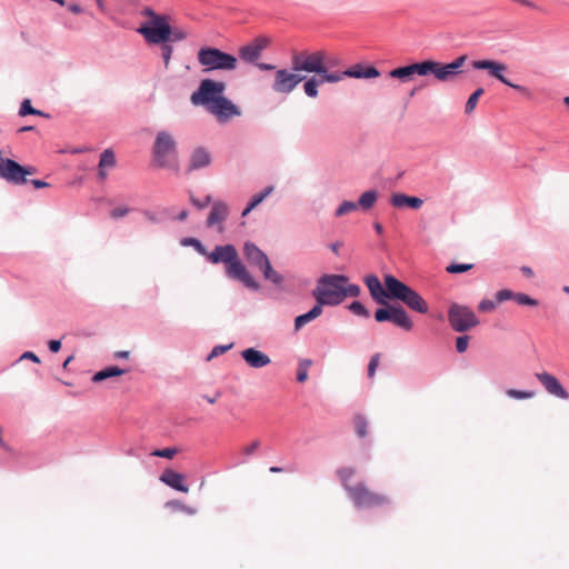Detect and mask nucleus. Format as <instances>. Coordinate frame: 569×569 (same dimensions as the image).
<instances>
[{"label": "nucleus", "instance_id": "1a4fd4ad", "mask_svg": "<svg viewBox=\"0 0 569 569\" xmlns=\"http://www.w3.org/2000/svg\"><path fill=\"white\" fill-rule=\"evenodd\" d=\"M198 62L204 71L237 69L238 60L234 56L213 47H202L197 53Z\"/></svg>", "mask_w": 569, "mask_h": 569}, {"label": "nucleus", "instance_id": "58836bf2", "mask_svg": "<svg viewBox=\"0 0 569 569\" xmlns=\"http://www.w3.org/2000/svg\"><path fill=\"white\" fill-rule=\"evenodd\" d=\"M177 452H178L177 448H163V449L154 450L151 455L154 457L172 459Z\"/></svg>", "mask_w": 569, "mask_h": 569}, {"label": "nucleus", "instance_id": "052dcab7", "mask_svg": "<svg viewBox=\"0 0 569 569\" xmlns=\"http://www.w3.org/2000/svg\"><path fill=\"white\" fill-rule=\"evenodd\" d=\"M129 356H130L129 351H117V352H114V358L128 359Z\"/></svg>", "mask_w": 569, "mask_h": 569}, {"label": "nucleus", "instance_id": "5fc2aeb1", "mask_svg": "<svg viewBox=\"0 0 569 569\" xmlns=\"http://www.w3.org/2000/svg\"><path fill=\"white\" fill-rule=\"evenodd\" d=\"M33 173H36V168L34 167H31V166L22 167L21 176L23 178H27V176H31Z\"/></svg>", "mask_w": 569, "mask_h": 569}, {"label": "nucleus", "instance_id": "49530a36", "mask_svg": "<svg viewBox=\"0 0 569 569\" xmlns=\"http://www.w3.org/2000/svg\"><path fill=\"white\" fill-rule=\"evenodd\" d=\"M130 211L129 208L127 207H118V208H114L111 212H110V216L114 219H118V218H121V217H124L126 214H128Z\"/></svg>", "mask_w": 569, "mask_h": 569}, {"label": "nucleus", "instance_id": "7ed1b4c3", "mask_svg": "<svg viewBox=\"0 0 569 569\" xmlns=\"http://www.w3.org/2000/svg\"><path fill=\"white\" fill-rule=\"evenodd\" d=\"M226 83L212 79H203L198 90L192 92L190 101L193 106H203L219 122H227L240 116V109L223 96Z\"/></svg>", "mask_w": 569, "mask_h": 569}, {"label": "nucleus", "instance_id": "ddd939ff", "mask_svg": "<svg viewBox=\"0 0 569 569\" xmlns=\"http://www.w3.org/2000/svg\"><path fill=\"white\" fill-rule=\"evenodd\" d=\"M471 66L476 70H487L491 77L498 79L502 83L518 90L521 93L528 92L527 88L519 84H513L507 80L505 72L508 70V67L502 62L495 60H475L472 61Z\"/></svg>", "mask_w": 569, "mask_h": 569}, {"label": "nucleus", "instance_id": "20e7f679", "mask_svg": "<svg viewBox=\"0 0 569 569\" xmlns=\"http://www.w3.org/2000/svg\"><path fill=\"white\" fill-rule=\"evenodd\" d=\"M467 56L465 54L447 64L433 60H425L422 62L396 68L389 72V76L400 80L401 82H409L416 74L427 76L432 73L437 80L445 82L451 80L460 72V68L465 64Z\"/></svg>", "mask_w": 569, "mask_h": 569}, {"label": "nucleus", "instance_id": "5701e85b", "mask_svg": "<svg viewBox=\"0 0 569 569\" xmlns=\"http://www.w3.org/2000/svg\"><path fill=\"white\" fill-rule=\"evenodd\" d=\"M390 203L395 208L409 207L417 210L421 208L423 200L421 198L407 196L405 193H393L390 198Z\"/></svg>", "mask_w": 569, "mask_h": 569}, {"label": "nucleus", "instance_id": "4be33fe9", "mask_svg": "<svg viewBox=\"0 0 569 569\" xmlns=\"http://www.w3.org/2000/svg\"><path fill=\"white\" fill-rule=\"evenodd\" d=\"M160 480L166 483L167 486L181 491V492H188L189 488L183 483L184 477L171 469L164 470L162 475L160 476Z\"/></svg>", "mask_w": 569, "mask_h": 569}, {"label": "nucleus", "instance_id": "473e14b6", "mask_svg": "<svg viewBox=\"0 0 569 569\" xmlns=\"http://www.w3.org/2000/svg\"><path fill=\"white\" fill-rule=\"evenodd\" d=\"M19 114L24 117L27 114H37V116H42V112L40 110H37L34 109L32 106H31V102L29 99H26L22 101L21 103V107H20V110H19Z\"/></svg>", "mask_w": 569, "mask_h": 569}, {"label": "nucleus", "instance_id": "e2e57ef3", "mask_svg": "<svg viewBox=\"0 0 569 569\" xmlns=\"http://www.w3.org/2000/svg\"><path fill=\"white\" fill-rule=\"evenodd\" d=\"M339 248H340V243H332L331 244V250L335 252V253H338L339 252Z\"/></svg>", "mask_w": 569, "mask_h": 569}, {"label": "nucleus", "instance_id": "0eeeda50", "mask_svg": "<svg viewBox=\"0 0 569 569\" xmlns=\"http://www.w3.org/2000/svg\"><path fill=\"white\" fill-rule=\"evenodd\" d=\"M207 259L211 263H224L226 274L241 281L247 288L258 290L259 283L248 272L246 266L239 259L238 251L233 244L216 246L211 252H208Z\"/></svg>", "mask_w": 569, "mask_h": 569}, {"label": "nucleus", "instance_id": "09e8293b", "mask_svg": "<svg viewBox=\"0 0 569 569\" xmlns=\"http://www.w3.org/2000/svg\"><path fill=\"white\" fill-rule=\"evenodd\" d=\"M260 447V441L259 440H254L252 441L250 445H248L247 447H244L242 449V452L246 455V456H251L258 448Z\"/></svg>", "mask_w": 569, "mask_h": 569}, {"label": "nucleus", "instance_id": "6e6552de", "mask_svg": "<svg viewBox=\"0 0 569 569\" xmlns=\"http://www.w3.org/2000/svg\"><path fill=\"white\" fill-rule=\"evenodd\" d=\"M141 16L148 18V20L137 31L148 43L160 44L170 42L172 33L170 16L159 14L151 8H144L141 11Z\"/></svg>", "mask_w": 569, "mask_h": 569}, {"label": "nucleus", "instance_id": "dca6fc26", "mask_svg": "<svg viewBox=\"0 0 569 569\" xmlns=\"http://www.w3.org/2000/svg\"><path fill=\"white\" fill-rule=\"evenodd\" d=\"M338 76H340V81L345 77L357 78V79H371L378 78L380 76L379 70L372 66H363L361 63H357L351 68L345 71H335Z\"/></svg>", "mask_w": 569, "mask_h": 569}, {"label": "nucleus", "instance_id": "13d9d810", "mask_svg": "<svg viewBox=\"0 0 569 569\" xmlns=\"http://www.w3.org/2000/svg\"><path fill=\"white\" fill-rule=\"evenodd\" d=\"M521 272H522L527 278H532V277L535 276L533 270H532L530 267H527V266L521 267Z\"/></svg>", "mask_w": 569, "mask_h": 569}, {"label": "nucleus", "instance_id": "f257e3e1", "mask_svg": "<svg viewBox=\"0 0 569 569\" xmlns=\"http://www.w3.org/2000/svg\"><path fill=\"white\" fill-rule=\"evenodd\" d=\"M293 71H302L313 73L303 80V91L309 98H317L318 87L328 82L337 83L340 81V76L335 71H329L327 66V54L323 50L316 51H296L291 56Z\"/></svg>", "mask_w": 569, "mask_h": 569}, {"label": "nucleus", "instance_id": "2f4dec72", "mask_svg": "<svg viewBox=\"0 0 569 569\" xmlns=\"http://www.w3.org/2000/svg\"><path fill=\"white\" fill-rule=\"evenodd\" d=\"M312 365V361L309 359H303L299 362V368L297 372V380L299 382H305L308 379V369Z\"/></svg>", "mask_w": 569, "mask_h": 569}, {"label": "nucleus", "instance_id": "4d7b16f0", "mask_svg": "<svg viewBox=\"0 0 569 569\" xmlns=\"http://www.w3.org/2000/svg\"><path fill=\"white\" fill-rule=\"evenodd\" d=\"M36 189L48 187L49 184L42 180L33 179L30 181Z\"/></svg>", "mask_w": 569, "mask_h": 569}, {"label": "nucleus", "instance_id": "de8ad7c7", "mask_svg": "<svg viewBox=\"0 0 569 569\" xmlns=\"http://www.w3.org/2000/svg\"><path fill=\"white\" fill-rule=\"evenodd\" d=\"M188 243L192 244L200 254L207 257L208 252L199 240L190 238L188 240Z\"/></svg>", "mask_w": 569, "mask_h": 569}, {"label": "nucleus", "instance_id": "a19ab883", "mask_svg": "<svg viewBox=\"0 0 569 569\" xmlns=\"http://www.w3.org/2000/svg\"><path fill=\"white\" fill-rule=\"evenodd\" d=\"M496 309V302L489 299H483L478 305V310L481 312H491Z\"/></svg>", "mask_w": 569, "mask_h": 569}, {"label": "nucleus", "instance_id": "c756f323", "mask_svg": "<svg viewBox=\"0 0 569 569\" xmlns=\"http://www.w3.org/2000/svg\"><path fill=\"white\" fill-rule=\"evenodd\" d=\"M353 426H355V430H356V433L363 438L367 436L368 433V421L367 419L362 416V415H357L355 418H353Z\"/></svg>", "mask_w": 569, "mask_h": 569}, {"label": "nucleus", "instance_id": "4c0bfd02", "mask_svg": "<svg viewBox=\"0 0 569 569\" xmlns=\"http://www.w3.org/2000/svg\"><path fill=\"white\" fill-rule=\"evenodd\" d=\"M513 300L523 306L536 307L538 305L537 300L532 299L526 293H515Z\"/></svg>", "mask_w": 569, "mask_h": 569}, {"label": "nucleus", "instance_id": "f8f14e48", "mask_svg": "<svg viewBox=\"0 0 569 569\" xmlns=\"http://www.w3.org/2000/svg\"><path fill=\"white\" fill-rule=\"evenodd\" d=\"M375 319L378 322L390 321L407 331L413 327L410 317L402 307L388 306L387 308L378 309L375 312Z\"/></svg>", "mask_w": 569, "mask_h": 569}, {"label": "nucleus", "instance_id": "c03bdc74", "mask_svg": "<svg viewBox=\"0 0 569 569\" xmlns=\"http://www.w3.org/2000/svg\"><path fill=\"white\" fill-rule=\"evenodd\" d=\"M162 48H161V51H162V59H163V63H164V67L168 68L169 64H170V60H171V56H172V52H173V49L171 46L167 44V43H162Z\"/></svg>", "mask_w": 569, "mask_h": 569}, {"label": "nucleus", "instance_id": "aec40b11", "mask_svg": "<svg viewBox=\"0 0 569 569\" xmlns=\"http://www.w3.org/2000/svg\"><path fill=\"white\" fill-rule=\"evenodd\" d=\"M243 254L250 264L259 269L269 260L267 254L252 242L244 243Z\"/></svg>", "mask_w": 569, "mask_h": 569}, {"label": "nucleus", "instance_id": "2eb2a0df", "mask_svg": "<svg viewBox=\"0 0 569 569\" xmlns=\"http://www.w3.org/2000/svg\"><path fill=\"white\" fill-rule=\"evenodd\" d=\"M270 40L266 37H257L251 42L242 46L239 49V57L241 60L249 63H257L260 59L262 51L269 46Z\"/></svg>", "mask_w": 569, "mask_h": 569}, {"label": "nucleus", "instance_id": "c85d7f7f", "mask_svg": "<svg viewBox=\"0 0 569 569\" xmlns=\"http://www.w3.org/2000/svg\"><path fill=\"white\" fill-rule=\"evenodd\" d=\"M260 270L262 271V273L267 280H270L276 284H279L282 282V277L277 271H274L272 269L269 260L266 263H263V266L260 268Z\"/></svg>", "mask_w": 569, "mask_h": 569}, {"label": "nucleus", "instance_id": "8fccbe9b", "mask_svg": "<svg viewBox=\"0 0 569 569\" xmlns=\"http://www.w3.org/2000/svg\"><path fill=\"white\" fill-rule=\"evenodd\" d=\"M231 348V346H217L212 349L210 356H209V359L213 358V357H217L219 355H222L227 350H229Z\"/></svg>", "mask_w": 569, "mask_h": 569}, {"label": "nucleus", "instance_id": "bb28decb", "mask_svg": "<svg viewBox=\"0 0 569 569\" xmlns=\"http://www.w3.org/2000/svg\"><path fill=\"white\" fill-rule=\"evenodd\" d=\"M377 198L378 192L376 190H368L360 196L357 204L363 210H369L375 206Z\"/></svg>", "mask_w": 569, "mask_h": 569}, {"label": "nucleus", "instance_id": "cd10ccee", "mask_svg": "<svg viewBox=\"0 0 569 569\" xmlns=\"http://www.w3.org/2000/svg\"><path fill=\"white\" fill-rule=\"evenodd\" d=\"M273 190V187H267L262 192L254 194L247 206V208L242 211V216L246 217L249 212H251L258 204H260Z\"/></svg>", "mask_w": 569, "mask_h": 569}, {"label": "nucleus", "instance_id": "e433bc0d", "mask_svg": "<svg viewBox=\"0 0 569 569\" xmlns=\"http://www.w3.org/2000/svg\"><path fill=\"white\" fill-rule=\"evenodd\" d=\"M349 310L357 316L369 317V311L360 301H353L349 306Z\"/></svg>", "mask_w": 569, "mask_h": 569}, {"label": "nucleus", "instance_id": "3c124183", "mask_svg": "<svg viewBox=\"0 0 569 569\" xmlns=\"http://www.w3.org/2000/svg\"><path fill=\"white\" fill-rule=\"evenodd\" d=\"M210 201H211V197L210 196H207L203 201H199V200H197L194 198H191V202L196 207H198L199 209L206 208L210 203Z\"/></svg>", "mask_w": 569, "mask_h": 569}, {"label": "nucleus", "instance_id": "a211bd4d", "mask_svg": "<svg viewBox=\"0 0 569 569\" xmlns=\"http://www.w3.org/2000/svg\"><path fill=\"white\" fill-rule=\"evenodd\" d=\"M241 357L248 366L254 369L263 368L271 362L268 355L254 348L244 349L241 352Z\"/></svg>", "mask_w": 569, "mask_h": 569}, {"label": "nucleus", "instance_id": "c9c22d12", "mask_svg": "<svg viewBox=\"0 0 569 569\" xmlns=\"http://www.w3.org/2000/svg\"><path fill=\"white\" fill-rule=\"evenodd\" d=\"M507 396L515 399H529L535 396L533 391H522L517 389H508L506 391Z\"/></svg>", "mask_w": 569, "mask_h": 569}, {"label": "nucleus", "instance_id": "a18cd8bd", "mask_svg": "<svg viewBox=\"0 0 569 569\" xmlns=\"http://www.w3.org/2000/svg\"><path fill=\"white\" fill-rule=\"evenodd\" d=\"M513 298H515V292H512L509 289H502L496 293V299L498 302H503L506 300L513 299Z\"/></svg>", "mask_w": 569, "mask_h": 569}, {"label": "nucleus", "instance_id": "69168bd1", "mask_svg": "<svg viewBox=\"0 0 569 569\" xmlns=\"http://www.w3.org/2000/svg\"><path fill=\"white\" fill-rule=\"evenodd\" d=\"M375 229L378 233H382V226L380 223H375Z\"/></svg>", "mask_w": 569, "mask_h": 569}, {"label": "nucleus", "instance_id": "6e6d98bb", "mask_svg": "<svg viewBox=\"0 0 569 569\" xmlns=\"http://www.w3.org/2000/svg\"><path fill=\"white\" fill-rule=\"evenodd\" d=\"M21 359H30L37 363L40 362V359L31 351H27L21 356Z\"/></svg>", "mask_w": 569, "mask_h": 569}, {"label": "nucleus", "instance_id": "393cba45", "mask_svg": "<svg viewBox=\"0 0 569 569\" xmlns=\"http://www.w3.org/2000/svg\"><path fill=\"white\" fill-rule=\"evenodd\" d=\"M116 166V156L111 149H106L100 156V171L99 174L102 179H106V168H113Z\"/></svg>", "mask_w": 569, "mask_h": 569}, {"label": "nucleus", "instance_id": "423d86ee", "mask_svg": "<svg viewBox=\"0 0 569 569\" xmlns=\"http://www.w3.org/2000/svg\"><path fill=\"white\" fill-rule=\"evenodd\" d=\"M360 287L349 283L343 274H323L319 278L312 296L322 306H337L347 297H358Z\"/></svg>", "mask_w": 569, "mask_h": 569}, {"label": "nucleus", "instance_id": "ea45409f", "mask_svg": "<svg viewBox=\"0 0 569 569\" xmlns=\"http://www.w3.org/2000/svg\"><path fill=\"white\" fill-rule=\"evenodd\" d=\"M171 32L172 33H171L170 42L181 41L189 37L188 31L184 29H181V28H172L171 27Z\"/></svg>", "mask_w": 569, "mask_h": 569}, {"label": "nucleus", "instance_id": "0e129e2a", "mask_svg": "<svg viewBox=\"0 0 569 569\" xmlns=\"http://www.w3.org/2000/svg\"><path fill=\"white\" fill-rule=\"evenodd\" d=\"M69 363H72L71 356H69V357L63 361L62 367L66 369V368L69 366Z\"/></svg>", "mask_w": 569, "mask_h": 569}, {"label": "nucleus", "instance_id": "39448f33", "mask_svg": "<svg viewBox=\"0 0 569 569\" xmlns=\"http://www.w3.org/2000/svg\"><path fill=\"white\" fill-rule=\"evenodd\" d=\"M355 475L356 469L352 467H342L337 470V476L356 508H381L390 503L387 495L372 490L365 481L352 482Z\"/></svg>", "mask_w": 569, "mask_h": 569}, {"label": "nucleus", "instance_id": "680f3d73", "mask_svg": "<svg viewBox=\"0 0 569 569\" xmlns=\"http://www.w3.org/2000/svg\"><path fill=\"white\" fill-rule=\"evenodd\" d=\"M187 217H188V211L183 210L179 213L178 219L182 221V220H186Z\"/></svg>", "mask_w": 569, "mask_h": 569}, {"label": "nucleus", "instance_id": "338daca9", "mask_svg": "<svg viewBox=\"0 0 569 569\" xmlns=\"http://www.w3.org/2000/svg\"><path fill=\"white\" fill-rule=\"evenodd\" d=\"M30 130H33V127L31 126H28V127H22L19 129V132H24V131H30Z\"/></svg>", "mask_w": 569, "mask_h": 569}, {"label": "nucleus", "instance_id": "f3484780", "mask_svg": "<svg viewBox=\"0 0 569 569\" xmlns=\"http://www.w3.org/2000/svg\"><path fill=\"white\" fill-rule=\"evenodd\" d=\"M536 377L549 393L560 399H567L569 397L566 389L555 376L548 372H540L537 373Z\"/></svg>", "mask_w": 569, "mask_h": 569}, {"label": "nucleus", "instance_id": "a878e982", "mask_svg": "<svg viewBox=\"0 0 569 569\" xmlns=\"http://www.w3.org/2000/svg\"><path fill=\"white\" fill-rule=\"evenodd\" d=\"M124 372H127V370L120 369L118 367H107V368L98 371L92 377V380L94 382H100V381H103V380H106L108 378H112V377H117V376L123 375Z\"/></svg>", "mask_w": 569, "mask_h": 569}, {"label": "nucleus", "instance_id": "37998d69", "mask_svg": "<svg viewBox=\"0 0 569 569\" xmlns=\"http://www.w3.org/2000/svg\"><path fill=\"white\" fill-rule=\"evenodd\" d=\"M380 361V353H376L371 357L369 365H368V376L372 378L375 376L376 369L379 366Z\"/></svg>", "mask_w": 569, "mask_h": 569}, {"label": "nucleus", "instance_id": "79ce46f5", "mask_svg": "<svg viewBox=\"0 0 569 569\" xmlns=\"http://www.w3.org/2000/svg\"><path fill=\"white\" fill-rule=\"evenodd\" d=\"M469 346V337L468 336H460L456 340V349L459 353L465 352L468 349Z\"/></svg>", "mask_w": 569, "mask_h": 569}, {"label": "nucleus", "instance_id": "f03ea898", "mask_svg": "<svg viewBox=\"0 0 569 569\" xmlns=\"http://www.w3.org/2000/svg\"><path fill=\"white\" fill-rule=\"evenodd\" d=\"M383 280L385 289L377 276L370 274L365 278V283L375 301L386 303V299L400 300L413 311L420 313L428 311V305L425 299L409 286L392 274H386Z\"/></svg>", "mask_w": 569, "mask_h": 569}, {"label": "nucleus", "instance_id": "72a5a7b5", "mask_svg": "<svg viewBox=\"0 0 569 569\" xmlns=\"http://www.w3.org/2000/svg\"><path fill=\"white\" fill-rule=\"evenodd\" d=\"M358 204L352 201H343L339 208L336 210V216L341 217L345 216L351 211L357 210Z\"/></svg>", "mask_w": 569, "mask_h": 569}, {"label": "nucleus", "instance_id": "7c9ffc66", "mask_svg": "<svg viewBox=\"0 0 569 569\" xmlns=\"http://www.w3.org/2000/svg\"><path fill=\"white\" fill-rule=\"evenodd\" d=\"M485 90L482 88H478L467 100L465 111L466 113H471L478 103L479 98L483 94Z\"/></svg>", "mask_w": 569, "mask_h": 569}, {"label": "nucleus", "instance_id": "f704fd0d", "mask_svg": "<svg viewBox=\"0 0 569 569\" xmlns=\"http://www.w3.org/2000/svg\"><path fill=\"white\" fill-rule=\"evenodd\" d=\"M472 268H473V264H471V263H451L446 268V270L449 273H461V272L469 271Z\"/></svg>", "mask_w": 569, "mask_h": 569}, {"label": "nucleus", "instance_id": "6ab92c4d", "mask_svg": "<svg viewBox=\"0 0 569 569\" xmlns=\"http://www.w3.org/2000/svg\"><path fill=\"white\" fill-rule=\"evenodd\" d=\"M229 214V207L222 201L213 203L212 209L207 219V226L212 227L214 224H221ZM219 232L223 231V227L219 226Z\"/></svg>", "mask_w": 569, "mask_h": 569}, {"label": "nucleus", "instance_id": "b1692460", "mask_svg": "<svg viewBox=\"0 0 569 569\" xmlns=\"http://www.w3.org/2000/svg\"><path fill=\"white\" fill-rule=\"evenodd\" d=\"M322 305L319 302L313 306V308L308 311L307 313L300 315L295 319V329L296 331L300 330L303 326H306L308 322L315 320L322 313Z\"/></svg>", "mask_w": 569, "mask_h": 569}, {"label": "nucleus", "instance_id": "bf43d9fd", "mask_svg": "<svg viewBox=\"0 0 569 569\" xmlns=\"http://www.w3.org/2000/svg\"><path fill=\"white\" fill-rule=\"evenodd\" d=\"M257 67L260 70H274L276 69V66L270 64V63H257Z\"/></svg>", "mask_w": 569, "mask_h": 569}, {"label": "nucleus", "instance_id": "9b49d317", "mask_svg": "<svg viewBox=\"0 0 569 569\" xmlns=\"http://www.w3.org/2000/svg\"><path fill=\"white\" fill-rule=\"evenodd\" d=\"M301 72L302 71H293L292 64L290 70H277L272 83V90L277 93H291L296 89V87L306 79V76L302 74Z\"/></svg>", "mask_w": 569, "mask_h": 569}, {"label": "nucleus", "instance_id": "603ef678", "mask_svg": "<svg viewBox=\"0 0 569 569\" xmlns=\"http://www.w3.org/2000/svg\"><path fill=\"white\" fill-rule=\"evenodd\" d=\"M169 505L176 506V507H178L180 510L186 511V512H188V513H190V515L194 513V510H193L192 508L187 507V506H184V505H182V503H180V502H178V501H171V502H169Z\"/></svg>", "mask_w": 569, "mask_h": 569}, {"label": "nucleus", "instance_id": "864d4df0", "mask_svg": "<svg viewBox=\"0 0 569 569\" xmlns=\"http://www.w3.org/2000/svg\"><path fill=\"white\" fill-rule=\"evenodd\" d=\"M48 345H49L50 351H52V352H58L61 348L60 340H50Z\"/></svg>", "mask_w": 569, "mask_h": 569}, {"label": "nucleus", "instance_id": "4468645a", "mask_svg": "<svg viewBox=\"0 0 569 569\" xmlns=\"http://www.w3.org/2000/svg\"><path fill=\"white\" fill-rule=\"evenodd\" d=\"M176 152V141L172 136L166 131L157 134L153 144V156L160 167L168 166V157Z\"/></svg>", "mask_w": 569, "mask_h": 569}, {"label": "nucleus", "instance_id": "774afa93", "mask_svg": "<svg viewBox=\"0 0 569 569\" xmlns=\"http://www.w3.org/2000/svg\"><path fill=\"white\" fill-rule=\"evenodd\" d=\"M563 103L567 106V108L569 109V97H565L563 98Z\"/></svg>", "mask_w": 569, "mask_h": 569}, {"label": "nucleus", "instance_id": "9d476101", "mask_svg": "<svg viewBox=\"0 0 569 569\" xmlns=\"http://www.w3.org/2000/svg\"><path fill=\"white\" fill-rule=\"evenodd\" d=\"M448 320L451 328L457 332L468 331L479 325L475 312L466 306L452 303L448 310Z\"/></svg>", "mask_w": 569, "mask_h": 569}, {"label": "nucleus", "instance_id": "412c9836", "mask_svg": "<svg viewBox=\"0 0 569 569\" xmlns=\"http://www.w3.org/2000/svg\"><path fill=\"white\" fill-rule=\"evenodd\" d=\"M211 163V154L208 149L203 147L196 148L189 160V171L199 170L208 167Z\"/></svg>", "mask_w": 569, "mask_h": 569}]
</instances>
